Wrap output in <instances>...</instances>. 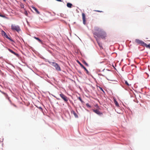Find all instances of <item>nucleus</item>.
I'll return each mask as SVG.
<instances>
[{
	"label": "nucleus",
	"mask_w": 150,
	"mask_h": 150,
	"mask_svg": "<svg viewBox=\"0 0 150 150\" xmlns=\"http://www.w3.org/2000/svg\"><path fill=\"white\" fill-rule=\"evenodd\" d=\"M57 100H59V98H57Z\"/></svg>",
	"instance_id": "obj_26"
},
{
	"label": "nucleus",
	"mask_w": 150,
	"mask_h": 150,
	"mask_svg": "<svg viewBox=\"0 0 150 150\" xmlns=\"http://www.w3.org/2000/svg\"><path fill=\"white\" fill-rule=\"evenodd\" d=\"M34 38L35 39L38 40V42H40L42 44H43V42H42V40H41L39 38H37L35 36H34Z\"/></svg>",
	"instance_id": "obj_12"
},
{
	"label": "nucleus",
	"mask_w": 150,
	"mask_h": 150,
	"mask_svg": "<svg viewBox=\"0 0 150 150\" xmlns=\"http://www.w3.org/2000/svg\"><path fill=\"white\" fill-rule=\"evenodd\" d=\"M144 46H145L147 48H149L150 49V44L149 45H147L146 43H144Z\"/></svg>",
	"instance_id": "obj_17"
},
{
	"label": "nucleus",
	"mask_w": 150,
	"mask_h": 150,
	"mask_svg": "<svg viewBox=\"0 0 150 150\" xmlns=\"http://www.w3.org/2000/svg\"><path fill=\"white\" fill-rule=\"evenodd\" d=\"M78 99H79L81 102L82 103H83L84 102L82 100L81 98V97H79L78 98Z\"/></svg>",
	"instance_id": "obj_18"
},
{
	"label": "nucleus",
	"mask_w": 150,
	"mask_h": 150,
	"mask_svg": "<svg viewBox=\"0 0 150 150\" xmlns=\"http://www.w3.org/2000/svg\"><path fill=\"white\" fill-rule=\"evenodd\" d=\"M95 38L96 40L97 41V42L98 43L99 46L100 47V48H102V43L99 41L98 39L97 38H96L95 37Z\"/></svg>",
	"instance_id": "obj_10"
},
{
	"label": "nucleus",
	"mask_w": 150,
	"mask_h": 150,
	"mask_svg": "<svg viewBox=\"0 0 150 150\" xmlns=\"http://www.w3.org/2000/svg\"><path fill=\"white\" fill-rule=\"evenodd\" d=\"M71 112L72 114H73L76 117H78V116L76 114L74 110H71Z\"/></svg>",
	"instance_id": "obj_11"
},
{
	"label": "nucleus",
	"mask_w": 150,
	"mask_h": 150,
	"mask_svg": "<svg viewBox=\"0 0 150 150\" xmlns=\"http://www.w3.org/2000/svg\"><path fill=\"white\" fill-rule=\"evenodd\" d=\"M125 83L127 85V86H130V85L129 84L127 81H125Z\"/></svg>",
	"instance_id": "obj_21"
},
{
	"label": "nucleus",
	"mask_w": 150,
	"mask_h": 150,
	"mask_svg": "<svg viewBox=\"0 0 150 150\" xmlns=\"http://www.w3.org/2000/svg\"><path fill=\"white\" fill-rule=\"evenodd\" d=\"M11 29L13 31H16L18 33H19L21 31L20 28L18 25L12 24L11 25Z\"/></svg>",
	"instance_id": "obj_2"
},
{
	"label": "nucleus",
	"mask_w": 150,
	"mask_h": 150,
	"mask_svg": "<svg viewBox=\"0 0 150 150\" xmlns=\"http://www.w3.org/2000/svg\"><path fill=\"white\" fill-rule=\"evenodd\" d=\"M83 64H84L86 66H88V64L86 63L85 61L84 60H83Z\"/></svg>",
	"instance_id": "obj_19"
},
{
	"label": "nucleus",
	"mask_w": 150,
	"mask_h": 150,
	"mask_svg": "<svg viewBox=\"0 0 150 150\" xmlns=\"http://www.w3.org/2000/svg\"><path fill=\"white\" fill-rule=\"evenodd\" d=\"M24 13L25 14V15L26 16H28V13L27 12V11H25L24 12Z\"/></svg>",
	"instance_id": "obj_23"
},
{
	"label": "nucleus",
	"mask_w": 150,
	"mask_h": 150,
	"mask_svg": "<svg viewBox=\"0 0 150 150\" xmlns=\"http://www.w3.org/2000/svg\"><path fill=\"white\" fill-rule=\"evenodd\" d=\"M94 11L98 12H100V13L103 12V11H102L97 10H94Z\"/></svg>",
	"instance_id": "obj_22"
},
{
	"label": "nucleus",
	"mask_w": 150,
	"mask_h": 150,
	"mask_svg": "<svg viewBox=\"0 0 150 150\" xmlns=\"http://www.w3.org/2000/svg\"><path fill=\"white\" fill-rule=\"evenodd\" d=\"M3 34L4 35L5 38L9 40L10 41H13V40H12L10 38L8 37V36L6 35V33L4 31H3Z\"/></svg>",
	"instance_id": "obj_8"
},
{
	"label": "nucleus",
	"mask_w": 150,
	"mask_h": 150,
	"mask_svg": "<svg viewBox=\"0 0 150 150\" xmlns=\"http://www.w3.org/2000/svg\"><path fill=\"white\" fill-rule=\"evenodd\" d=\"M32 8L35 11V12L37 13L38 14H40V12L38 11L36 8L34 7H33Z\"/></svg>",
	"instance_id": "obj_15"
},
{
	"label": "nucleus",
	"mask_w": 150,
	"mask_h": 150,
	"mask_svg": "<svg viewBox=\"0 0 150 150\" xmlns=\"http://www.w3.org/2000/svg\"><path fill=\"white\" fill-rule=\"evenodd\" d=\"M59 96L60 97L63 99V100L66 103H67L68 101V98L66 96L64 95L62 93H61L59 94Z\"/></svg>",
	"instance_id": "obj_3"
},
{
	"label": "nucleus",
	"mask_w": 150,
	"mask_h": 150,
	"mask_svg": "<svg viewBox=\"0 0 150 150\" xmlns=\"http://www.w3.org/2000/svg\"><path fill=\"white\" fill-rule=\"evenodd\" d=\"M135 42L138 44H140L142 46H144L145 43L142 40L139 39H136L135 40Z\"/></svg>",
	"instance_id": "obj_5"
},
{
	"label": "nucleus",
	"mask_w": 150,
	"mask_h": 150,
	"mask_svg": "<svg viewBox=\"0 0 150 150\" xmlns=\"http://www.w3.org/2000/svg\"><path fill=\"white\" fill-rule=\"evenodd\" d=\"M82 19L83 21V24L84 25L86 24V16L85 14L82 13Z\"/></svg>",
	"instance_id": "obj_7"
},
{
	"label": "nucleus",
	"mask_w": 150,
	"mask_h": 150,
	"mask_svg": "<svg viewBox=\"0 0 150 150\" xmlns=\"http://www.w3.org/2000/svg\"><path fill=\"white\" fill-rule=\"evenodd\" d=\"M114 102L115 103V104L116 106L117 107L119 106V104L115 100H114Z\"/></svg>",
	"instance_id": "obj_14"
},
{
	"label": "nucleus",
	"mask_w": 150,
	"mask_h": 150,
	"mask_svg": "<svg viewBox=\"0 0 150 150\" xmlns=\"http://www.w3.org/2000/svg\"><path fill=\"white\" fill-rule=\"evenodd\" d=\"M94 34L98 37L105 39L106 37V34L103 30L99 28L96 27L95 29Z\"/></svg>",
	"instance_id": "obj_1"
},
{
	"label": "nucleus",
	"mask_w": 150,
	"mask_h": 150,
	"mask_svg": "<svg viewBox=\"0 0 150 150\" xmlns=\"http://www.w3.org/2000/svg\"><path fill=\"white\" fill-rule=\"evenodd\" d=\"M93 111L96 113L98 115H100L102 114V113L100 112V111L98 110H93Z\"/></svg>",
	"instance_id": "obj_9"
},
{
	"label": "nucleus",
	"mask_w": 150,
	"mask_h": 150,
	"mask_svg": "<svg viewBox=\"0 0 150 150\" xmlns=\"http://www.w3.org/2000/svg\"><path fill=\"white\" fill-rule=\"evenodd\" d=\"M67 6L69 8H71L72 5L71 3H68L67 4Z\"/></svg>",
	"instance_id": "obj_13"
},
{
	"label": "nucleus",
	"mask_w": 150,
	"mask_h": 150,
	"mask_svg": "<svg viewBox=\"0 0 150 150\" xmlns=\"http://www.w3.org/2000/svg\"><path fill=\"white\" fill-rule=\"evenodd\" d=\"M8 50L11 53L14 54L15 55H16V53L11 49H8Z\"/></svg>",
	"instance_id": "obj_16"
},
{
	"label": "nucleus",
	"mask_w": 150,
	"mask_h": 150,
	"mask_svg": "<svg viewBox=\"0 0 150 150\" xmlns=\"http://www.w3.org/2000/svg\"><path fill=\"white\" fill-rule=\"evenodd\" d=\"M86 106L88 107H89V108H91V105H89V103H87L86 104Z\"/></svg>",
	"instance_id": "obj_20"
},
{
	"label": "nucleus",
	"mask_w": 150,
	"mask_h": 150,
	"mask_svg": "<svg viewBox=\"0 0 150 150\" xmlns=\"http://www.w3.org/2000/svg\"><path fill=\"white\" fill-rule=\"evenodd\" d=\"M52 65L55 67L57 70L58 71H60L61 70L60 67L57 64L53 62H52Z\"/></svg>",
	"instance_id": "obj_4"
},
{
	"label": "nucleus",
	"mask_w": 150,
	"mask_h": 150,
	"mask_svg": "<svg viewBox=\"0 0 150 150\" xmlns=\"http://www.w3.org/2000/svg\"><path fill=\"white\" fill-rule=\"evenodd\" d=\"M99 88L101 91H102L103 93H104V91H103V88H102L99 87Z\"/></svg>",
	"instance_id": "obj_24"
},
{
	"label": "nucleus",
	"mask_w": 150,
	"mask_h": 150,
	"mask_svg": "<svg viewBox=\"0 0 150 150\" xmlns=\"http://www.w3.org/2000/svg\"><path fill=\"white\" fill-rule=\"evenodd\" d=\"M0 91L2 93H3V94H4V95H5L6 94V93L3 92H2L0 90Z\"/></svg>",
	"instance_id": "obj_25"
},
{
	"label": "nucleus",
	"mask_w": 150,
	"mask_h": 150,
	"mask_svg": "<svg viewBox=\"0 0 150 150\" xmlns=\"http://www.w3.org/2000/svg\"><path fill=\"white\" fill-rule=\"evenodd\" d=\"M77 62L80 65V66L83 68L85 70V71H86V73L88 74H89V72L86 68L84 67L79 61H78Z\"/></svg>",
	"instance_id": "obj_6"
}]
</instances>
